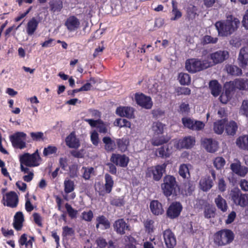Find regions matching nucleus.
Segmentation results:
<instances>
[{
  "label": "nucleus",
  "mask_w": 248,
  "mask_h": 248,
  "mask_svg": "<svg viewBox=\"0 0 248 248\" xmlns=\"http://www.w3.org/2000/svg\"><path fill=\"white\" fill-rule=\"evenodd\" d=\"M30 135L33 140L40 141L44 140V133L41 132H31Z\"/></svg>",
  "instance_id": "680f3d73"
},
{
  "label": "nucleus",
  "mask_w": 248,
  "mask_h": 248,
  "mask_svg": "<svg viewBox=\"0 0 248 248\" xmlns=\"http://www.w3.org/2000/svg\"><path fill=\"white\" fill-rule=\"evenodd\" d=\"M243 27L248 30V9L245 12L242 21Z\"/></svg>",
  "instance_id": "774afa93"
},
{
  "label": "nucleus",
  "mask_w": 248,
  "mask_h": 248,
  "mask_svg": "<svg viewBox=\"0 0 248 248\" xmlns=\"http://www.w3.org/2000/svg\"><path fill=\"white\" fill-rule=\"evenodd\" d=\"M204 126L205 124L203 122L194 120L192 130L196 131L201 130L204 128Z\"/></svg>",
  "instance_id": "6e6d98bb"
},
{
  "label": "nucleus",
  "mask_w": 248,
  "mask_h": 248,
  "mask_svg": "<svg viewBox=\"0 0 248 248\" xmlns=\"http://www.w3.org/2000/svg\"><path fill=\"white\" fill-rule=\"evenodd\" d=\"M24 216L22 212H17L14 217L13 223L14 228L17 231L20 230L23 226Z\"/></svg>",
  "instance_id": "2f4dec72"
},
{
  "label": "nucleus",
  "mask_w": 248,
  "mask_h": 248,
  "mask_svg": "<svg viewBox=\"0 0 248 248\" xmlns=\"http://www.w3.org/2000/svg\"><path fill=\"white\" fill-rule=\"evenodd\" d=\"M215 202L221 211L225 212L227 211L228 205L226 200L220 195L217 196L215 199Z\"/></svg>",
  "instance_id": "e433bc0d"
},
{
  "label": "nucleus",
  "mask_w": 248,
  "mask_h": 248,
  "mask_svg": "<svg viewBox=\"0 0 248 248\" xmlns=\"http://www.w3.org/2000/svg\"><path fill=\"white\" fill-rule=\"evenodd\" d=\"M203 146L205 149L209 152L214 153L216 152L218 148V143L211 139H205L203 142Z\"/></svg>",
  "instance_id": "cd10ccee"
},
{
  "label": "nucleus",
  "mask_w": 248,
  "mask_h": 248,
  "mask_svg": "<svg viewBox=\"0 0 248 248\" xmlns=\"http://www.w3.org/2000/svg\"><path fill=\"white\" fill-rule=\"evenodd\" d=\"M154 222L152 220H147L144 223V226L146 229V231L149 233H151L154 232L155 229Z\"/></svg>",
  "instance_id": "13d9d810"
},
{
  "label": "nucleus",
  "mask_w": 248,
  "mask_h": 248,
  "mask_svg": "<svg viewBox=\"0 0 248 248\" xmlns=\"http://www.w3.org/2000/svg\"><path fill=\"white\" fill-rule=\"evenodd\" d=\"M57 148L54 146H48L44 148L43 155L47 156L56 153Z\"/></svg>",
  "instance_id": "8fccbe9b"
},
{
  "label": "nucleus",
  "mask_w": 248,
  "mask_h": 248,
  "mask_svg": "<svg viewBox=\"0 0 248 248\" xmlns=\"http://www.w3.org/2000/svg\"><path fill=\"white\" fill-rule=\"evenodd\" d=\"M34 241V238L33 237L28 236L27 234L24 233L20 237L18 244L20 248L25 246L26 248H32Z\"/></svg>",
  "instance_id": "5701e85b"
},
{
  "label": "nucleus",
  "mask_w": 248,
  "mask_h": 248,
  "mask_svg": "<svg viewBox=\"0 0 248 248\" xmlns=\"http://www.w3.org/2000/svg\"><path fill=\"white\" fill-rule=\"evenodd\" d=\"M50 6L53 12H59L62 8V3L60 0H54L50 2Z\"/></svg>",
  "instance_id": "79ce46f5"
},
{
  "label": "nucleus",
  "mask_w": 248,
  "mask_h": 248,
  "mask_svg": "<svg viewBox=\"0 0 248 248\" xmlns=\"http://www.w3.org/2000/svg\"><path fill=\"white\" fill-rule=\"evenodd\" d=\"M209 88L212 94L214 96H218L221 91V86L216 80H212L210 82Z\"/></svg>",
  "instance_id": "72a5a7b5"
},
{
  "label": "nucleus",
  "mask_w": 248,
  "mask_h": 248,
  "mask_svg": "<svg viewBox=\"0 0 248 248\" xmlns=\"http://www.w3.org/2000/svg\"><path fill=\"white\" fill-rule=\"evenodd\" d=\"M226 69L227 72L232 75L239 76L242 74V70L235 65H228Z\"/></svg>",
  "instance_id": "49530a36"
},
{
  "label": "nucleus",
  "mask_w": 248,
  "mask_h": 248,
  "mask_svg": "<svg viewBox=\"0 0 248 248\" xmlns=\"http://www.w3.org/2000/svg\"><path fill=\"white\" fill-rule=\"evenodd\" d=\"M91 140L94 145L97 146L98 144V134L96 131L94 130L91 133Z\"/></svg>",
  "instance_id": "e2e57ef3"
},
{
  "label": "nucleus",
  "mask_w": 248,
  "mask_h": 248,
  "mask_svg": "<svg viewBox=\"0 0 248 248\" xmlns=\"http://www.w3.org/2000/svg\"><path fill=\"white\" fill-rule=\"evenodd\" d=\"M215 215V209L214 208H208L205 210L204 216L206 218L213 217Z\"/></svg>",
  "instance_id": "338daca9"
},
{
  "label": "nucleus",
  "mask_w": 248,
  "mask_h": 248,
  "mask_svg": "<svg viewBox=\"0 0 248 248\" xmlns=\"http://www.w3.org/2000/svg\"><path fill=\"white\" fill-rule=\"evenodd\" d=\"M64 191L65 193L64 199L67 201L74 199L76 195L74 193H72L69 195V193L73 192L75 189L74 182L68 178L65 179L64 181Z\"/></svg>",
  "instance_id": "4468645a"
},
{
  "label": "nucleus",
  "mask_w": 248,
  "mask_h": 248,
  "mask_svg": "<svg viewBox=\"0 0 248 248\" xmlns=\"http://www.w3.org/2000/svg\"><path fill=\"white\" fill-rule=\"evenodd\" d=\"M111 161L117 166L125 167L127 165L129 158L125 155L119 154H112L111 157Z\"/></svg>",
  "instance_id": "aec40b11"
},
{
  "label": "nucleus",
  "mask_w": 248,
  "mask_h": 248,
  "mask_svg": "<svg viewBox=\"0 0 248 248\" xmlns=\"http://www.w3.org/2000/svg\"><path fill=\"white\" fill-rule=\"evenodd\" d=\"M200 187L204 191L209 190L213 186V182L210 177L202 178L200 181Z\"/></svg>",
  "instance_id": "7c9ffc66"
},
{
  "label": "nucleus",
  "mask_w": 248,
  "mask_h": 248,
  "mask_svg": "<svg viewBox=\"0 0 248 248\" xmlns=\"http://www.w3.org/2000/svg\"><path fill=\"white\" fill-rule=\"evenodd\" d=\"M135 99L137 103L140 106L146 109H150L152 108L153 103L151 98L143 93H136Z\"/></svg>",
  "instance_id": "ddd939ff"
},
{
  "label": "nucleus",
  "mask_w": 248,
  "mask_h": 248,
  "mask_svg": "<svg viewBox=\"0 0 248 248\" xmlns=\"http://www.w3.org/2000/svg\"><path fill=\"white\" fill-rule=\"evenodd\" d=\"M150 207L151 212L155 215H161L164 212L162 204L158 201H152L150 203Z\"/></svg>",
  "instance_id": "c756f323"
},
{
  "label": "nucleus",
  "mask_w": 248,
  "mask_h": 248,
  "mask_svg": "<svg viewBox=\"0 0 248 248\" xmlns=\"http://www.w3.org/2000/svg\"><path fill=\"white\" fill-rule=\"evenodd\" d=\"M194 120V119L190 118L185 117L182 119V121L185 127L192 130Z\"/></svg>",
  "instance_id": "3c124183"
},
{
  "label": "nucleus",
  "mask_w": 248,
  "mask_h": 248,
  "mask_svg": "<svg viewBox=\"0 0 248 248\" xmlns=\"http://www.w3.org/2000/svg\"><path fill=\"white\" fill-rule=\"evenodd\" d=\"M105 180V191L106 193H108L111 191L113 185V181L111 177L108 174H106Z\"/></svg>",
  "instance_id": "de8ad7c7"
},
{
  "label": "nucleus",
  "mask_w": 248,
  "mask_h": 248,
  "mask_svg": "<svg viewBox=\"0 0 248 248\" xmlns=\"http://www.w3.org/2000/svg\"><path fill=\"white\" fill-rule=\"evenodd\" d=\"M117 143L118 144V148L121 151L124 152L126 150L127 148V145L128 144V141L126 140L118 139L117 140Z\"/></svg>",
  "instance_id": "864d4df0"
},
{
  "label": "nucleus",
  "mask_w": 248,
  "mask_h": 248,
  "mask_svg": "<svg viewBox=\"0 0 248 248\" xmlns=\"http://www.w3.org/2000/svg\"><path fill=\"white\" fill-rule=\"evenodd\" d=\"M231 169L234 173L241 177H244L248 172V168L241 166L240 161L237 160L231 165Z\"/></svg>",
  "instance_id": "6ab92c4d"
},
{
  "label": "nucleus",
  "mask_w": 248,
  "mask_h": 248,
  "mask_svg": "<svg viewBox=\"0 0 248 248\" xmlns=\"http://www.w3.org/2000/svg\"><path fill=\"white\" fill-rule=\"evenodd\" d=\"M167 164L164 163L161 165L148 168L146 170V176L152 177L155 181L159 180L165 171Z\"/></svg>",
  "instance_id": "9d476101"
},
{
  "label": "nucleus",
  "mask_w": 248,
  "mask_h": 248,
  "mask_svg": "<svg viewBox=\"0 0 248 248\" xmlns=\"http://www.w3.org/2000/svg\"><path fill=\"white\" fill-rule=\"evenodd\" d=\"M224 87L225 91L221 94L220 96V100L222 103L226 104L231 98V93L233 90H232L231 87L226 88V83L225 84Z\"/></svg>",
  "instance_id": "a19ab883"
},
{
  "label": "nucleus",
  "mask_w": 248,
  "mask_h": 248,
  "mask_svg": "<svg viewBox=\"0 0 248 248\" xmlns=\"http://www.w3.org/2000/svg\"><path fill=\"white\" fill-rule=\"evenodd\" d=\"M226 88L231 87L232 90L238 89L240 90H248V79H236L234 81L226 83Z\"/></svg>",
  "instance_id": "f8f14e48"
},
{
  "label": "nucleus",
  "mask_w": 248,
  "mask_h": 248,
  "mask_svg": "<svg viewBox=\"0 0 248 248\" xmlns=\"http://www.w3.org/2000/svg\"><path fill=\"white\" fill-rule=\"evenodd\" d=\"M233 232L230 230L224 229L217 232L214 236V241L218 246H225L232 242Z\"/></svg>",
  "instance_id": "423d86ee"
},
{
  "label": "nucleus",
  "mask_w": 248,
  "mask_h": 248,
  "mask_svg": "<svg viewBox=\"0 0 248 248\" xmlns=\"http://www.w3.org/2000/svg\"><path fill=\"white\" fill-rule=\"evenodd\" d=\"M165 125L160 122H157L153 124L152 130L154 133V138L151 142L154 146H159L169 141L168 138L164 136H159L163 133Z\"/></svg>",
  "instance_id": "7ed1b4c3"
},
{
  "label": "nucleus",
  "mask_w": 248,
  "mask_h": 248,
  "mask_svg": "<svg viewBox=\"0 0 248 248\" xmlns=\"http://www.w3.org/2000/svg\"><path fill=\"white\" fill-rule=\"evenodd\" d=\"M225 132L228 135L233 136L238 128L237 124L234 121L226 122L225 125Z\"/></svg>",
  "instance_id": "473e14b6"
},
{
  "label": "nucleus",
  "mask_w": 248,
  "mask_h": 248,
  "mask_svg": "<svg viewBox=\"0 0 248 248\" xmlns=\"http://www.w3.org/2000/svg\"><path fill=\"white\" fill-rule=\"evenodd\" d=\"M236 144L241 149L248 151V135L239 137L236 139Z\"/></svg>",
  "instance_id": "c9c22d12"
},
{
  "label": "nucleus",
  "mask_w": 248,
  "mask_h": 248,
  "mask_svg": "<svg viewBox=\"0 0 248 248\" xmlns=\"http://www.w3.org/2000/svg\"><path fill=\"white\" fill-rule=\"evenodd\" d=\"M161 188L163 194L167 197L176 194L177 185L175 178L171 175H166L163 179Z\"/></svg>",
  "instance_id": "39448f33"
},
{
  "label": "nucleus",
  "mask_w": 248,
  "mask_h": 248,
  "mask_svg": "<svg viewBox=\"0 0 248 248\" xmlns=\"http://www.w3.org/2000/svg\"><path fill=\"white\" fill-rule=\"evenodd\" d=\"M65 25L69 31H74L79 27L80 22L77 17L71 16L67 19Z\"/></svg>",
  "instance_id": "b1692460"
},
{
  "label": "nucleus",
  "mask_w": 248,
  "mask_h": 248,
  "mask_svg": "<svg viewBox=\"0 0 248 248\" xmlns=\"http://www.w3.org/2000/svg\"><path fill=\"white\" fill-rule=\"evenodd\" d=\"M82 170H83V178L86 180L89 179L90 178L91 175L93 174V168L83 167Z\"/></svg>",
  "instance_id": "4d7b16f0"
},
{
  "label": "nucleus",
  "mask_w": 248,
  "mask_h": 248,
  "mask_svg": "<svg viewBox=\"0 0 248 248\" xmlns=\"http://www.w3.org/2000/svg\"><path fill=\"white\" fill-rule=\"evenodd\" d=\"M217 40L218 39L217 37H213L210 35H205L203 37L202 42L204 44L209 43L215 44L217 42Z\"/></svg>",
  "instance_id": "5fc2aeb1"
},
{
  "label": "nucleus",
  "mask_w": 248,
  "mask_h": 248,
  "mask_svg": "<svg viewBox=\"0 0 248 248\" xmlns=\"http://www.w3.org/2000/svg\"><path fill=\"white\" fill-rule=\"evenodd\" d=\"M231 200L234 204L242 207L248 205V194H242L237 188H234L230 191Z\"/></svg>",
  "instance_id": "0eeeda50"
},
{
  "label": "nucleus",
  "mask_w": 248,
  "mask_h": 248,
  "mask_svg": "<svg viewBox=\"0 0 248 248\" xmlns=\"http://www.w3.org/2000/svg\"><path fill=\"white\" fill-rule=\"evenodd\" d=\"M226 184L223 178H220L218 179L217 183V188L219 191L223 192L226 189Z\"/></svg>",
  "instance_id": "052dcab7"
},
{
  "label": "nucleus",
  "mask_w": 248,
  "mask_h": 248,
  "mask_svg": "<svg viewBox=\"0 0 248 248\" xmlns=\"http://www.w3.org/2000/svg\"><path fill=\"white\" fill-rule=\"evenodd\" d=\"M41 160L38 150L32 154L25 153L20 155L19 161L21 171L24 173H28L29 172L28 167H34L39 166Z\"/></svg>",
  "instance_id": "f03ea898"
},
{
  "label": "nucleus",
  "mask_w": 248,
  "mask_h": 248,
  "mask_svg": "<svg viewBox=\"0 0 248 248\" xmlns=\"http://www.w3.org/2000/svg\"><path fill=\"white\" fill-rule=\"evenodd\" d=\"M189 167H191L190 165L182 164L179 167V174L183 178H186L189 176Z\"/></svg>",
  "instance_id": "c03bdc74"
},
{
  "label": "nucleus",
  "mask_w": 248,
  "mask_h": 248,
  "mask_svg": "<svg viewBox=\"0 0 248 248\" xmlns=\"http://www.w3.org/2000/svg\"><path fill=\"white\" fill-rule=\"evenodd\" d=\"M92 127H96L100 133H106L108 132L106 125L100 120H94L92 119L85 120Z\"/></svg>",
  "instance_id": "412c9836"
},
{
  "label": "nucleus",
  "mask_w": 248,
  "mask_h": 248,
  "mask_svg": "<svg viewBox=\"0 0 248 248\" xmlns=\"http://www.w3.org/2000/svg\"><path fill=\"white\" fill-rule=\"evenodd\" d=\"M178 80L181 85H188L191 82V78L190 76L185 73H180L179 74Z\"/></svg>",
  "instance_id": "37998d69"
},
{
  "label": "nucleus",
  "mask_w": 248,
  "mask_h": 248,
  "mask_svg": "<svg viewBox=\"0 0 248 248\" xmlns=\"http://www.w3.org/2000/svg\"><path fill=\"white\" fill-rule=\"evenodd\" d=\"M182 209V207L180 203L173 202L167 211V216L171 218H175L180 215Z\"/></svg>",
  "instance_id": "f3484780"
},
{
  "label": "nucleus",
  "mask_w": 248,
  "mask_h": 248,
  "mask_svg": "<svg viewBox=\"0 0 248 248\" xmlns=\"http://www.w3.org/2000/svg\"><path fill=\"white\" fill-rule=\"evenodd\" d=\"M103 141L105 144V148L108 151H113L116 147L115 141L111 140L108 137H105L103 138Z\"/></svg>",
  "instance_id": "58836bf2"
},
{
  "label": "nucleus",
  "mask_w": 248,
  "mask_h": 248,
  "mask_svg": "<svg viewBox=\"0 0 248 248\" xmlns=\"http://www.w3.org/2000/svg\"><path fill=\"white\" fill-rule=\"evenodd\" d=\"M239 25V19L231 15L228 16L225 20L217 22L215 27L219 36H227L235 31L238 29Z\"/></svg>",
  "instance_id": "f257e3e1"
},
{
  "label": "nucleus",
  "mask_w": 248,
  "mask_h": 248,
  "mask_svg": "<svg viewBox=\"0 0 248 248\" xmlns=\"http://www.w3.org/2000/svg\"><path fill=\"white\" fill-rule=\"evenodd\" d=\"M116 113L121 117L132 118L133 117L134 109L131 107H120L117 108Z\"/></svg>",
  "instance_id": "393cba45"
},
{
  "label": "nucleus",
  "mask_w": 248,
  "mask_h": 248,
  "mask_svg": "<svg viewBox=\"0 0 248 248\" xmlns=\"http://www.w3.org/2000/svg\"><path fill=\"white\" fill-rule=\"evenodd\" d=\"M195 143V138L192 136L186 137L183 139L173 140L174 146H175L177 149L190 148L194 146Z\"/></svg>",
  "instance_id": "9b49d317"
},
{
  "label": "nucleus",
  "mask_w": 248,
  "mask_h": 248,
  "mask_svg": "<svg viewBox=\"0 0 248 248\" xmlns=\"http://www.w3.org/2000/svg\"><path fill=\"white\" fill-rule=\"evenodd\" d=\"M65 206L69 217L72 218H76L78 214V211L73 209L68 203H66Z\"/></svg>",
  "instance_id": "603ef678"
},
{
  "label": "nucleus",
  "mask_w": 248,
  "mask_h": 248,
  "mask_svg": "<svg viewBox=\"0 0 248 248\" xmlns=\"http://www.w3.org/2000/svg\"><path fill=\"white\" fill-rule=\"evenodd\" d=\"M114 228L115 231L121 234H123L125 233V231L128 230V226L123 219H120L116 220L114 225Z\"/></svg>",
  "instance_id": "a878e982"
},
{
  "label": "nucleus",
  "mask_w": 248,
  "mask_h": 248,
  "mask_svg": "<svg viewBox=\"0 0 248 248\" xmlns=\"http://www.w3.org/2000/svg\"><path fill=\"white\" fill-rule=\"evenodd\" d=\"M93 217V213L92 211L83 212L82 213V218L85 221H90Z\"/></svg>",
  "instance_id": "0e129e2a"
},
{
  "label": "nucleus",
  "mask_w": 248,
  "mask_h": 248,
  "mask_svg": "<svg viewBox=\"0 0 248 248\" xmlns=\"http://www.w3.org/2000/svg\"><path fill=\"white\" fill-rule=\"evenodd\" d=\"M115 125H117L120 127H126L128 128L131 127V123L127 120L124 119H118L115 122Z\"/></svg>",
  "instance_id": "09e8293b"
},
{
  "label": "nucleus",
  "mask_w": 248,
  "mask_h": 248,
  "mask_svg": "<svg viewBox=\"0 0 248 248\" xmlns=\"http://www.w3.org/2000/svg\"><path fill=\"white\" fill-rule=\"evenodd\" d=\"M227 119L226 118H223L215 122L213 124V130L214 132L218 135L222 134L224 131L225 125Z\"/></svg>",
  "instance_id": "c85d7f7f"
},
{
  "label": "nucleus",
  "mask_w": 248,
  "mask_h": 248,
  "mask_svg": "<svg viewBox=\"0 0 248 248\" xmlns=\"http://www.w3.org/2000/svg\"><path fill=\"white\" fill-rule=\"evenodd\" d=\"M229 57V53L227 50H218L211 53L208 59L210 67L221 63Z\"/></svg>",
  "instance_id": "1a4fd4ad"
},
{
  "label": "nucleus",
  "mask_w": 248,
  "mask_h": 248,
  "mask_svg": "<svg viewBox=\"0 0 248 248\" xmlns=\"http://www.w3.org/2000/svg\"><path fill=\"white\" fill-rule=\"evenodd\" d=\"M226 164V161L224 158L221 156L216 157L213 161L214 166L217 170H221Z\"/></svg>",
  "instance_id": "a18cd8bd"
},
{
  "label": "nucleus",
  "mask_w": 248,
  "mask_h": 248,
  "mask_svg": "<svg viewBox=\"0 0 248 248\" xmlns=\"http://www.w3.org/2000/svg\"><path fill=\"white\" fill-rule=\"evenodd\" d=\"M163 236L165 244L168 248H173L176 244L174 234L170 229L165 230Z\"/></svg>",
  "instance_id": "dca6fc26"
},
{
  "label": "nucleus",
  "mask_w": 248,
  "mask_h": 248,
  "mask_svg": "<svg viewBox=\"0 0 248 248\" xmlns=\"http://www.w3.org/2000/svg\"><path fill=\"white\" fill-rule=\"evenodd\" d=\"M27 135L23 132H17L10 136L9 139L14 148L23 149L26 147Z\"/></svg>",
  "instance_id": "6e6552de"
},
{
  "label": "nucleus",
  "mask_w": 248,
  "mask_h": 248,
  "mask_svg": "<svg viewBox=\"0 0 248 248\" xmlns=\"http://www.w3.org/2000/svg\"><path fill=\"white\" fill-rule=\"evenodd\" d=\"M172 11L170 13V20L176 21L179 19L182 16L181 12L177 8L174 1H172Z\"/></svg>",
  "instance_id": "4c0bfd02"
},
{
  "label": "nucleus",
  "mask_w": 248,
  "mask_h": 248,
  "mask_svg": "<svg viewBox=\"0 0 248 248\" xmlns=\"http://www.w3.org/2000/svg\"><path fill=\"white\" fill-rule=\"evenodd\" d=\"M176 149L175 146H174L173 140L168 144L158 148L157 153L159 156L167 158L169 157Z\"/></svg>",
  "instance_id": "2eb2a0df"
},
{
  "label": "nucleus",
  "mask_w": 248,
  "mask_h": 248,
  "mask_svg": "<svg viewBox=\"0 0 248 248\" xmlns=\"http://www.w3.org/2000/svg\"><path fill=\"white\" fill-rule=\"evenodd\" d=\"M74 233V230L68 226H64L62 228V235L64 236L72 235Z\"/></svg>",
  "instance_id": "69168bd1"
},
{
  "label": "nucleus",
  "mask_w": 248,
  "mask_h": 248,
  "mask_svg": "<svg viewBox=\"0 0 248 248\" xmlns=\"http://www.w3.org/2000/svg\"><path fill=\"white\" fill-rule=\"evenodd\" d=\"M4 204L8 206L14 207L17 204L18 198L14 192H10L6 194L3 197Z\"/></svg>",
  "instance_id": "a211bd4d"
},
{
  "label": "nucleus",
  "mask_w": 248,
  "mask_h": 248,
  "mask_svg": "<svg viewBox=\"0 0 248 248\" xmlns=\"http://www.w3.org/2000/svg\"><path fill=\"white\" fill-rule=\"evenodd\" d=\"M96 228H101L102 229H107L110 227V223L106 217L103 216H100L96 219Z\"/></svg>",
  "instance_id": "f704fd0d"
},
{
  "label": "nucleus",
  "mask_w": 248,
  "mask_h": 248,
  "mask_svg": "<svg viewBox=\"0 0 248 248\" xmlns=\"http://www.w3.org/2000/svg\"><path fill=\"white\" fill-rule=\"evenodd\" d=\"M238 61L240 66L243 68L246 67L248 62V47H244L241 49Z\"/></svg>",
  "instance_id": "4be33fe9"
},
{
  "label": "nucleus",
  "mask_w": 248,
  "mask_h": 248,
  "mask_svg": "<svg viewBox=\"0 0 248 248\" xmlns=\"http://www.w3.org/2000/svg\"><path fill=\"white\" fill-rule=\"evenodd\" d=\"M239 113L242 115L248 113V100H244L240 108Z\"/></svg>",
  "instance_id": "bf43d9fd"
},
{
  "label": "nucleus",
  "mask_w": 248,
  "mask_h": 248,
  "mask_svg": "<svg viewBox=\"0 0 248 248\" xmlns=\"http://www.w3.org/2000/svg\"><path fill=\"white\" fill-rule=\"evenodd\" d=\"M186 69L189 72L194 73L210 67L208 59L201 60L198 59H190L186 61Z\"/></svg>",
  "instance_id": "20e7f679"
},
{
  "label": "nucleus",
  "mask_w": 248,
  "mask_h": 248,
  "mask_svg": "<svg viewBox=\"0 0 248 248\" xmlns=\"http://www.w3.org/2000/svg\"><path fill=\"white\" fill-rule=\"evenodd\" d=\"M38 22L37 20L32 18L29 21L27 25V32L29 35H32L37 29Z\"/></svg>",
  "instance_id": "ea45409f"
},
{
  "label": "nucleus",
  "mask_w": 248,
  "mask_h": 248,
  "mask_svg": "<svg viewBox=\"0 0 248 248\" xmlns=\"http://www.w3.org/2000/svg\"><path fill=\"white\" fill-rule=\"evenodd\" d=\"M65 142L66 145L69 148H78L80 146L79 140L76 137L74 133H71L67 137Z\"/></svg>",
  "instance_id": "bb28decb"
}]
</instances>
